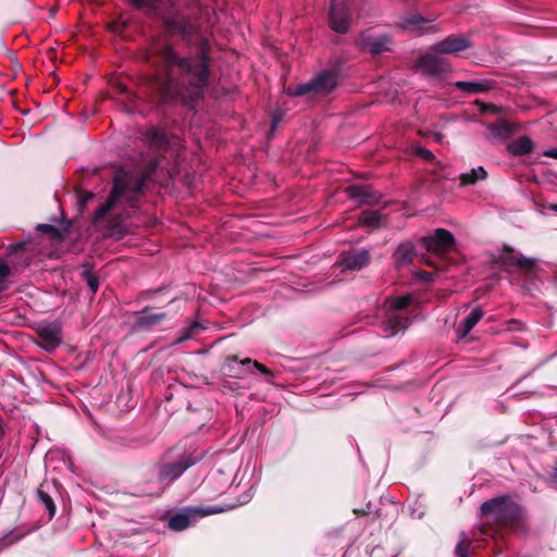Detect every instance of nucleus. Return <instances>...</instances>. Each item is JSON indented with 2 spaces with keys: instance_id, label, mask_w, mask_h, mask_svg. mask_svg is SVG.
I'll list each match as a JSON object with an SVG mask.
<instances>
[{
  "instance_id": "obj_49",
  "label": "nucleus",
  "mask_w": 557,
  "mask_h": 557,
  "mask_svg": "<svg viewBox=\"0 0 557 557\" xmlns=\"http://www.w3.org/2000/svg\"><path fill=\"white\" fill-rule=\"evenodd\" d=\"M442 138H443V135H442V134H438V133H437V134H435V140H436V141H441V140H442Z\"/></svg>"
},
{
  "instance_id": "obj_50",
  "label": "nucleus",
  "mask_w": 557,
  "mask_h": 557,
  "mask_svg": "<svg viewBox=\"0 0 557 557\" xmlns=\"http://www.w3.org/2000/svg\"><path fill=\"white\" fill-rule=\"evenodd\" d=\"M424 263L430 265V267H433V262H431V260H424Z\"/></svg>"
},
{
  "instance_id": "obj_44",
  "label": "nucleus",
  "mask_w": 557,
  "mask_h": 557,
  "mask_svg": "<svg viewBox=\"0 0 557 557\" xmlns=\"http://www.w3.org/2000/svg\"><path fill=\"white\" fill-rule=\"evenodd\" d=\"M544 156L557 159V149H550L543 152Z\"/></svg>"
},
{
  "instance_id": "obj_15",
  "label": "nucleus",
  "mask_w": 557,
  "mask_h": 557,
  "mask_svg": "<svg viewBox=\"0 0 557 557\" xmlns=\"http://www.w3.org/2000/svg\"><path fill=\"white\" fill-rule=\"evenodd\" d=\"M371 260V255L368 249H354L341 253V262L346 270L359 271L366 268Z\"/></svg>"
},
{
  "instance_id": "obj_33",
  "label": "nucleus",
  "mask_w": 557,
  "mask_h": 557,
  "mask_svg": "<svg viewBox=\"0 0 557 557\" xmlns=\"http://www.w3.org/2000/svg\"><path fill=\"white\" fill-rule=\"evenodd\" d=\"M412 301L413 297L411 294L401 295L393 300L392 308L395 310H405L412 304Z\"/></svg>"
},
{
  "instance_id": "obj_14",
  "label": "nucleus",
  "mask_w": 557,
  "mask_h": 557,
  "mask_svg": "<svg viewBox=\"0 0 557 557\" xmlns=\"http://www.w3.org/2000/svg\"><path fill=\"white\" fill-rule=\"evenodd\" d=\"M346 194L350 199L357 200L360 205L374 206L380 203L382 199V195L369 185H350L346 188Z\"/></svg>"
},
{
  "instance_id": "obj_28",
  "label": "nucleus",
  "mask_w": 557,
  "mask_h": 557,
  "mask_svg": "<svg viewBox=\"0 0 557 557\" xmlns=\"http://www.w3.org/2000/svg\"><path fill=\"white\" fill-rule=\"evenodd\" d=\"M81 277L86 282L89 287L91 294H96L99 288V278L97 274L92 271L89 263L82 264V271L79 272Z\"/></svg>"
},
{
  "instance_id": "obj_13",
  "label": "nucleus",
  "mask_w": 557,
  "mask_h": 557,
  "mask_svg": "<svg viewBox=\"0 0 557 557\" xmlns=\"http://www.w3.org/2000/svg\"><path fill=\"white\" fill-rule=\"evenodd\" d=\"M393 38L391 35H368L363 34L360 38V47L362 50L369 52L372 55H379L383 52L391 51V45Z\"/></svg>"
},
{
  "instance_id": "obj_17",
  "label": "nucleus",
  "mask_w": 557,
  "mask_h": 557,
  "mask_svg": "<svg viewBox=\"0 0 557 557\" xmlns=\"http://www.w3.org/2000/svg\"><path fill=\"white\" fill-rule=\"evenodd\" d=\"M416 255V247L411 242L400 243L393 255L395 267L397 269L408 267L411 264Z\"/></svg>"
},
{
  "instance_id": "obj_5",
  "label": "nucleus",
  "mask_w": 557,
  "mask_h": 557,
  "mask_svg": "<svg viewBox=\"0 0 557 557\" xmlns=\"http://www.w3.org/2000/svg\"><path fill=\"white\" fill-rule=\"evenodd\" d=\"M338 85L336 72L323 71L306 84L296 86L293 95L296 97L312 94L314 96H324L333 91Z\"/></svg>"
},
{
  "instance_id": "obj_20",
  "label": "nucleus",
  "mask_w": 557,
  "mask_h": 557,
  "mask_svg": "<svg viewBox=\"0 0 557 557\" xmlns=\"http://www.w3.org/2000/svg\"><path fill=\"white\" fill-rule=\"evenodd\" d=\"M456 89L468 92V94H479L491 90L494 87V83L488 79H480V81H458L454 84Z\"/></svg>"
},
{
  "instance_id": "obj_30",
  "label": "nucleus",
  "mask_w": 557,
  "mask_h": 557,
  "mask_svg": "<svg viewBox=\"0 0 557 557\" xmlns=\"http://www.w3.org/2000/svg\"><path fill=\"white\" fill-rule=\"evenodd\" d=\"M137 10H144L147 15H157L159 12V0H127Z\"/></svg>"
},
{
  "instance_id": "obj_4",
  "label": "nucleus",
  "mask_w": 557,
  "mask_h": 557,
  "mask_svg": "<svg viewBox=\"0 0 557 557\" xmlns=\"http://www.w3.org/2000/svg\"><path fill=\"white\" fill-rule=\"evenodd\" d=\"M494 263L508 273L513 267L519 268L527 274H531L537 269V263L534 258L524 257L509 245L503 246L498 256L494 258Z\"/></svg>"
},
{
  "instance_id": "obj_2",
  "label": "nucleus",
  "mask_w": 557,
  "mask_h": 557,
  "mask_svg": "<svg viewBox=\"0 0 557 557\" xmlns=\"http://www.w3.org/2000/svg\"><path fill=\"white\" fill-rule=\"evenodd\" d=\"M159 165L160 159L152 157L138 175L125 171L116 172L107 200L94 213V222H101L120 201H124L129 208H137L147 183L152 180Z\"/></svg>"
},
{
  "instance_id": "obj_41",
  "label": "nucleus",
  "mask_w": 557,
  "mask_h": 557,
  "mask_svg": "<svg viewBox=\"0 0 557 557\" xmlns=\"http://www.w3.org/2000/svg\"><path fill=\"white\" fill-rule=\"evenodd\" d=\"M25 247H26L25 243H17V244L11 245V247H10L11 253L10 255L23 251L25 249Z\"/></svg>"
},
{
  "instance_id": "obj_21",
  "label": "nucleus",
  "mask_w": 557,
  "mask_h": 557,
  "mask_svg": "<svg viewBox=\"0 0 557 557\" xmlns=\"http://www.w3.org/2000/svg\"><path fill=\"white\" fill-rule=\"evenodd\" d=\"M484 311L481 307L474 308L460 323L457 330L458 338H465L471 330L483 318Z\"/></svg>"
},
{
  "instance_id": "obj_7",
  "label": "nucleus",
  "mask_w": 557,
  "mask_h": 557,
  "mask_svg": "<svg viewBox=\"0 0 557 557\" xmlns=\"http://www.w3.org/2000/svg\"><path fill=\"white\" fill-rule=\"evenodd\" d=\"M200 458L194 457L190 454H183L175 461L162 462L158 466V480L161 482L164 481H175L178 479L187 469L196 465Z\"/></svg>"
},
{
  "instance_id": "obj_8",
  "label": "nucleus",
  "mask_w": 557,
  "mask_h": 557,
  "mask_svg": "<svg viewBox=\"0 0 557 557\" xmlns=\"http://www.w3.org/2000/svg\"><path fill=\"white\" fill-rule=\"evenodd\" d=\"M421 242L428 251L436 255L453 251L456 246L455 236L446 228H436L433 235L422 237Z\"/></svg>"
},
{
  "instance_id": "obj_47",
  "label": "nucleus",
  "mask_w": 557,
  "mask_h": 557,
  "mask_svg": "<svg viewBox=\"0 0 557 557\" xmlns=\"http://www.w3.org/2000/svg\"><path fill=\"white\" fill-rule=\"evenodd\" d=\"M548 209H549V210H552V211H554V212H557V203H550V205L548 206Z\"/></svg>"
},
{
  "instance_id": "obj_9",
  "label": "nucleus",
  "mask_w": 557,
  "mask_h": 557,
  "mask_svg": "<svg viewBox=\"0 0 557 557\" xmlns=\"http://www.w3.org/2000/svg\"><path fill=\"white\" fill-rule=\"evenodd\" d=\"M36 334V344L47 352L54 351L63 342L62 326L59 322L39 325Z\"/></svg>"
},
{
  "instance_id": "obj_32",
  "label": "nucleus",
  "mask_w": 557,
  "mask_h": 557,
  "mask_svg": "<svg viewBox=\"0 0 557 557\" xmlns=\"http://www.w3.org/2000/svg\"><path fill=\"white\" fill-rule=\"evenodd\" d=\"M240 364L243 367H247V372L248 373H252V368L257 369L258 371H260L262 374H264L265 376H270L272 377L274 375L273 371L269 368H267L264 364L258 362V361H253L251 360L250 358H245L240 361Z\"/></svg>"
},
{
  "instance_id": "obj_38",
  "label": "nucleus",
  "mask_w": 557,
  "mask_h": 557,
  "mask_svg": "<svg viewBox=\"0 0 557 557\" xmlns=\"http://www.w3.org/2000/svg\"><path fill=\"white\" fill-rule=\"evenodd\" d=\"M12 273V268L5 261L0 260V284L3 283Z\"/></svg>"
},
{
  "instance_id": "obj_39",
  "label": "nucleus",
  "mask_w": 557,
  "mask_h": 557,
  "mask_svg": "<svg viewBox=\"0 0 557 557\" xmlns=\"http://www.w3.org/2000/svg\"><path fill=\"white\" fill-rule=\"evenodd\" d=\"M282 120V115L276 112L272 115V120H271V129H270V135H272L276 128V126L278 125V123L281 122Z\"/></svg>"
},
{
  "instance_id": "obj_22",
  "label": "nucleus",
  "mask_w": 557,
  "mask_h": 557,
  "mask_svg": "<svg viewBox=\"0 0 557 557\" xmlns=\"http://www.w3.org/2000/svg\"><path fill=\"white\" fill-rule=\"evenodd\" d=\"M144 138L149 147L160 149V150L166 149L170 144L169 137L165 134V132H163L154 126L149 128L145 133Z\"/></svg>"
},
{
  "instance_id": "obj_23",
  "label": "nucleus",
  "mask_w": 557,
  "mask_h": 557,
  "mask_svg": "<svg viewBox=\"0 0 557 557\" xmlns=\"http://www.w3.org/2000/svg\"><path fill=\"white\" fill-rule=\"evenodd\" d=\"M240 361L236 355L227 356L222 369L228 376L242 379L248 372L247 367H243Z\"/></svg>"
},
{
  "instance_id": "obj_6",
  "label": "nucleus",
  "mask_w": 557,
  "mask_h": 557,
  "mask_svg": "<svg viewBox=\"0 0 557 557\" xmlns=\"http://www.w3.org/2000/svg\"><path fill=\"white\" fill-rule=\"evenodd\" d=\"M235 508V505L187 507L184 512L173 515L169 520V528L174 531H183L190 525L191 517H206L222 513Z\"/></svg>"
},
{
  "instance_id": "obj_11",
  "label": "nucleus",
  "mask_w": 557,
  "mask_h": 557,
  "mask_svg": "<svg viewBox=\"0 0 557 557\" xmlns=\"http://www.w3.org/2000/svg\"><path fill=\"white\" fill-rule=\"evenodd\" d=\"M416 69L425 76H437L450 71V65L443 57L425 53L418 58Z\"/></svg>"
},
{
  "instance_id": "obj_19",
  "label": "nucleus",
  "mask_w": 557,
  "mask_h": 557,
  "mask_svg": "<svg viewBox=\"0 0 557 557\" xmlns=\"http://www.w3.org/2000/svg\"><path fill=\"white\" fill-rule=\"evenodd\" d=\"M53 490H54V487L52 486V484L45 481L38 486V488L36 491L37 499L41 505L45 506L46 510L49 513L50 519H52L54 517L55 511H57L54 500L51 496V492Z\"/></svg>"
},
{
  "instance_id": "obj_37",
  "label": "nucleus",
  "mask_w": 557,
  "mask_h": 557,
  "mask_svg": "<svg viewBox=\"0 0 557 557\" xmlns=\"http://www.w3.org/2000/svg\"><path fill=\"white\" fill-rule=\"evenodd\" d=\"M416 154L418 157H420L421 159L429 161V162H433L435 160L434 153L424 147L416 148Z\"/></svg>"
},
{
  "instance_id": "obj_25",
  "label": "nucleus",
  "mask_w": 557,
  "mask_h": 557,
  "mask_svg": "<svg viewBox=\"0 0 557 557\" xmlns=\"http://www.w3.org/2000/svg\"><path fill=\"white\" fill-rule=\"evenodd\" d=\"M491 135L495 138L507 139L515 133V126L508 121L500 120L487 126Z\"/></svg>"
},
{
  "instance_id": "obj_1",
  "label": "nucleus",
  "mask_w": 557,
  "mask_h": 557,
  "mask_svg": "<svg viewBox=\"0 0 557 557\" xmlns=\"http://www.w3.org/2000/svg\"><path fill=\"white\" fill-rule=\"evenodd\" d=\"M170 10L159 12L164 30L178 36L187 47L196 46L195 54L181 55L172 44L152 40L143 53L144 61L154 71L147 77L150 98L158 107L181 103L193 109L202 100L212 75L211 46L201 36V24L195 15L175 10L178 0H168Z\"/></svg>"
},
{
  "instance_id": "obj_51",
  "label": "nucleus",
  "mask_w": 557,
  "mask_h": 557,
  "mask_svg": "<svg viewBox=\"0 0 557 557\" xmlns=\"http://www.w3.org/2000/svg\"><path fill=\"white\" fill-rule=\"evenodd\" d=\"M50 12H51V14H54V13L57 12V8H52V9L50 10Z\"/></svg>"
},
{
  "instance_id": "obj_45",
  "label": "nucleus",
  "mask_w": 557,
  "mask_h": 557,
  "mask_svg": "<svg viewBox=\"0 0 557 557\" xmlns=\"http://www.w3.org/2000/svg\"><path fill=\"white\" fill-rule=\"evenodd\" d=\"M199 324L197 322H195L186 332V335L185 337H190L193 335V331L196 330V329H199Z\"/></svg>"
},
{
  "instance_id": "obj_26",
  "label": "nucleus",
  "mask_w": 557,
  "mask_h": 557,
  "mask_svg": "<svg viewBox=\"0 0 557 557\" xmlns=\"http://www.w3.org/2000/svg\"><path fill=\"white\" fill-rule=\"evenodd\" d=\"M487 178V172L483 166H478L472 169L468 173H462L459 175V186L466 187L470 185H475L479 181H484Z\"/></svg>"
},
{
  "instance_id": "obj_46",
  "label": "nucleus",
  "mask_w": 557,
  "mask_h": 557,
  "mask_svg": "<svg viewBox=\"0 0 557 557\" xmlns=\"http://www.w3.org/2000/svg\"><path fill=\"white\" fill-rule=\"evenodd\" d=\"M354 512H355L356 515H362V516H364V515H368V513H369V512H368L367 510H364V509H355V510H354Z\"/></svg>"
},
{
  "instance_id": "obj_40",
  "label": "nucleus",
  "mask_w": 557,
  "mask_h": 557,
  "mask_svg": "<svg viewBox=\"0 0 557 557\" xmlns=\"http://www.w3.org/2000/svg\"><path fill=\"white\" fill-rule=\"evenodd\" d=\"M111 235L115 236L116 239H121L125 235V230L122 225L116 224Z\"/></svg>"
},
{
  "instance_id": "obj_36",
  "label": "nucleus",
  "mask_w": 557,
  "mask_h": 557,
  "mask_svg": "<svg viewBox=\"0 0 557 557\" xmlns=\"http://www.w3.org/2000/svg\"><path fill=\"white\" fill-rule=\"evenodd\" d=\"M389 321L396 331L406 330L409 325V319L399 315L392 317Z\"/></svg>"
},
{
  "instance_id": "obj_16",
  "label": "nucleus",
  "mask_w": 557,
  "mask_h": 557,
  "mask_svg": "<svg viewBox=\"0 0 557 557\" xmlns=\"http://www.w3.org/2000/svg\"><path fill=\"white\" fill-rule=\"evenodd\" d=\"M152 308L147 306L141 311L136 312L138 318L134 323L135 330H146L158 325L168 319L166 312H151Z\"/></svg>"
},
{
  "instance_id": "obj_27",
  "label": "nucleus",
  "mask_w": 557,
  "mask_h": 557,
  "mask_svg": "<svg viewBox=\"0 0 557 557\" xmlns=\"http://www.w3.org/2000/svg\"><path fill=\"white\" fill-rule=\"evenodd\" d=\"M429 23H431V20L425 18L417 13H409L403 17L400 26L403 28L423 29Z\"/></svg>"
},
{
  "instance_id": "obj_42",
  "label": "nucleus",
  "mask_w": 557,
  "mask_h": 557,
  "mask_svg": "<svg viewBox=\"0 0 557 557\" xmlns=\"http://www.w3.org/2000/svg\"><path fill=\"white\" fill-rule=\"evenodd\" d=\"M417 275L422 280V281H425V282H431L433 281V274L430 273V272H426V271H419L417 273Z\"/></svg>"
},
{
  "instance_id": "obj_43",
  "label": "nucleus",
  "mask_w": 557,
  "mask_h": 557,
  "mask_svg": "<svg viewBox=\"0 0 557 557\" xmlns=\"http://www.w3.org/2000/svg\"><path fill=\"white\" fill-rule=\"evenodd\" d=\"M549 478H550V481H552L555 485H557V461L555 462V466H554V468H553V470H552V472H550Z\"/></svg>"
},
{
  "instance_id": "obj_48",
  "label": "nucleus",
  "mask_w": 557,
  "mask_h": 557,
  "mask_svg": "<svg viewBox=\"0 0 557 557\" xmlns=\"http://www.w3.org/2000/svg\"><path fill=\"white\" fill-rule=\"evenodd\" d=\"M13 541H9L7 542L5 537L1 539L0 543H3V546H7L9 544H11Z\"/></svg>"
},
{
  "instance_id": "obj_29",
  "label": "nucleus",
  "mask_w": 557,
  "mask_h": 557,
  "mask_svg": "<svg viewBox=\"0 0 557 557\" xmlns=\"http://www.w3.org/2000/svg\"><path fill=\"white\" fill-rule=\"evenodd\" d=\"M459 542L455 547V554L458 557H471V554L474 552L472 547V539L468 537L465 532H460Z\"/></svg>"
},
{
  "instance_id": "obj_31",
  "label": "nucleus",
  "mask_w": 557,
  "mask_h": 557,
  "mask_svg": "<svg viewBox=\"0 0 557 557\" xmlns=\"http://www.w3.org/2000/svg\"><path fill=\"white\" fill-rule=\"evenodd\" d=\"M36 230L40 233L47 234L51 239L61 240L65 237L67 228L60 230L51 224H38Z\"/></svg>"
},
{
  "instance_id": "obj_34",
  "label": "nucleus",
  "mask_w": 557,
  "mask_h": 557,
  "mask_svg": "<svg viewBox=\"0 0 557 557\" xmlns=\"http://www.w3.org/2000/svg\"><path fill=\"white\" fill-rule=\"evenodd\" d=\"M474 103L481 113L491 112L493 114H499L502 112V108L495 106L494 103H487L482 100H475Z\"/></svg>"
},
{
  "instance_id": "obj_35",
  "label": "nucleus",
  "mask_w": 557,
  "mask_h": 557,
  "mask_svg": "<svg viewBox=\"0 0 557 557\" xmlns=\"http://www.w3.org/2000/svg\"><path fill=\"white\" fill-rule=\"evenodd\" d=\"M95 197L92 191L79 189L77 191V205L81 210Z\"/></svg>"
},
{
  "instance_id": "obj_24",
  "label": "nucleus",
  "mask_w": 557,
  "mask_h": 557,
  "mask_svg": "<svg viewBox=\"0 0 557 557\" xmlns=\"http://www.w3.org/2000/svg\"><path fill=\"white\" fill-rule=\"evenodd\" d=\"M385 215L380 211L366 210L359 215V223L362 226L380 228L385 224Z\"/></svg>"
},
{
  "instance_id": "obj_12",
  "label": "nucleus",
  "mask_w": 557,
  "mask_h": 557,
  "mask_svg": "<svg viewBox=\"0 0 557 557\" xmlns=\"http://www.w3.org/2000/svg\"><path fill=\"white\" fill-rule=\"evenodd\" d=\"M472 47V44L465 35H450L438 41L432 50L441 54H457Z\"/></svg>"
},
{
  "instance_id": "obj_10",
  "label": "nucleus",
  "mask_w": 557,
  "mask_h": 557,
  "mask_svg": "<svg viewBox=\"0 0 557 557\" xmlns=\"http://www.w3.org/2000/svg\"><path fill=\"white\" fill-rule=\"evenodd\" d=\"M351 23L348 5L339 0H332L329 9V26L338 34H346Z\"/></svg>"
},
{
  "instance_id": "obj_3",
  "label": "nucleus",
  "mask_w": 557,
  "mask_h": 557,
  "mask_svg": "<svg viewBox=\"0 0 557 557\" xmlns=\"http://www.w3.org/2000/svg\"><path fill=\"white\" fill-rule=\"evenodd\" d=\"M480 515L485 518L479 527L482 535L495 539L502 531L525 532L528 520L524 509L509 496H498L481 504Z\"/></svg>"
},
{
  "instance_id": "obj_18",
  "label": "nucleus",
  "mask_w": 557,
  "mask_h": 557,
  "mask_svg": "<svg viewBox=\"0 0 557 557\" xmlns=\"http://www.w3.org/2000/svg\"><path fill=\"white\" fill-rule=\"evenodd\" d=\"M534 141L527 135L512 139L506 146L507 152L512 157L528 156L534 150Z\"/></svg>"
}]
</instances>
